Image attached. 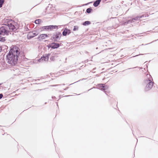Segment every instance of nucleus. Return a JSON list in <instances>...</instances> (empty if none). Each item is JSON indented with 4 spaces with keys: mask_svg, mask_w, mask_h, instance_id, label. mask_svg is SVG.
Returning a JSON list of instances; mask_svg holds the SVG:
<instances>
[{
    "mask_svg": "<svg viewBox=\"0 0 158 158\" xmlns=\"http://www.w3.org/2000/svg\"><path fill=\"white\" fill-rule=\"evenodd\" d=\"M70 32L71 31L69 29H68L67 28H64L63 32V35L64 36H66L67 33L69 34H70Z\"/></svg>",
    "mask_w": 158,
    "mask_h": 158,
    "instance_id": "nucleus-7",
    "label": "nucleus"
},
{
    "mask_svg": "<svg viewBox=\"0 0 158 158\" xmlns=\"http://www.w3.org/2000/svg\"><path fill=\"white\" fill-rule=\"evenodd\" d=\"M59 47V44L55 43H52L48 46V48H51L53 49H55L58 48Z\"/></svg>",
    "mask_w": 158,
    "mask_h": 158,
    "instance_id": "nucleus-5",
    "label": "nucleus"
},
{
    "mask_svg": "<svg viewBox=\"0 0 158 158\" xmlns=\"http://www.w3.org/2000/svg\"><path fill=\"white\" fill-rule=\"evenodd\" d=\"M7 25L9 27V31L10 30H13L15 28L14 25L12 23H10V22H8Z\"/></svg>",
    "mask_w": 158,
    "mask_h": 158,
    "instance_id": "nucleus-6",
    "label": "nucleus"
},
{
    "mask_svg": "<svg viewBox=\"0 0 158 158\" xmlns=\"http://www.w3.org/2000/svg\"><path fill=\"white\" fill-rule=\"evenodd\" d=\"M5 40V39L4 37L0 36V41L2 42L4 41Z\"/></svg>",
    "mask_w": 158,
    "mask_h": 158,
    "instance_id": "nucleus-17",
    "label": "nucleus"
},
{
    "mask_svg": "<svg viewBox=\"0 0 158 158\" xmlns=\"http://www.w3.org/2000/svg\"><path fill=\"white\" fill-rule=\"evenodd\" d=\"M43 27L44 28V29H46V30L49 29V27L48 26L44 27Z\"/></svg>",
    "mask_w": 158,
    "mask_h": 158,
    "instance_id": "nucleus-19",
    "label": "nucleus"
},
{
    "mask_svg": "<svg viewBox=\"0 0 158 158\" xmlns=\"http://www.w3.org/2000/svg\"><path fill=\"white\" fill-rule=\"evenodd\" d=\"M90 23L89 21H86L83 23L84 25H89Z\"/></svg>",
    "mask_w": 158,
    "mask_h": 158,
    "instance_id": "nucleus-13",
    "label": "nucleus"
},
{
    "mask_svg": "<svg viewBox=\"0 0 158 158\" xmlns=\"http://www.w3.org/2000/svg\"><path fill=\"white\" fill-rule=\"evenodd\" d=\"M61 35V34L60 33H58V34H57L56 35H55V38L56 39H57L59 37H60Z\"/></svg>",
    "mask_w": 158,
    "mask_h": 158,
    "instance_id": "nucleus-11",
    "label": "nucleus"
},
{
    "mask_svg": "<svg viewBox=\"0 0 158 158\" xmlns=\"http://www.w3.org/2000/svg\"><path fill=\"white\" fill-rule=\"evenodd\" d=\"M4 0H0V7L2 6V5L4 3Z\"/></svg>",
    "mask_w": 158,
    "mask_h": 158,
    "instance_id": "nucleus-14",
    "label": "nucleus"
},
{
    "mask_svg": "<svg viewBox=\"0 0 158 158\" xmlns=\"http://www.w3.org/2000/svg\"><path fill=\"white\" fill-rule=\"evenodd\" d=\"M9 28L6 24H3L0 28V34L2 35H7L9 32Z\"/></svg>",
    "mask_w": 158,
    "mask_h": 158,
    "instance_id": "nucleus-2",
    "label": "nucleus"
},
{
    "mask_svg": "<svg viewBox=\"0 0 158 158\" xmlns=\"http://www.w3.org/2000/svg\"><path fill=\"white\" fill-rule=\"evenodd\" d=\"M38 35V33L35 31H33L32 32H29L27 35V38L30 39Z\"/></svg>",
    "mask_w": 158,
    "mask_h": 158,
    "instance_id": "nucleus-4",
    "label": "nucleus"
},
{
    "mask_svg": "<svg viewBox=\"0 0 158 158\" xmlns=\"http://www.w3.org/2000/svg\"><path fill=\"white\" fill-rule=\"evenodd\" d=\"M49 27V28L50 29H54L55 28V27H56V26H54L53 25H51L48 26Z\"/></svg>",
    "mask_w": 158,
    "mask_h": 158,
    "instance_id": "nucleus-15",
    "label": "nucleus"
},
{
    "mask_svg": "<svg viewBox=\"0 0 158 158\" xmlns=\"http://www.w3.org/2000/svg\"><path fill=\"white\" fill-rule=\"evenodd\" d=\"M143 16H141L140 17V18H141L142 17H143Z\"/></svg>",
    "mask_w": 158,
    "mask_h": 158,
    "instance_id": "nucleus-23",
    "label": "nucleus"
},
{
    "mask_svg": "<svg viewBox=\"0 0 158 158\" xmlns=\"http://www.w3.org/2000/svg\"><path fill=\"white\" fill-rule=\"evenodd\" d=\"M2 50V48L0 47V52H1Z\"/></svg>",
    "mask_w": 158,
    "mask_h": 158,
    "instance_id": "nucleus-21",
    "label": "nucleus"
},
{
    "mask_svg": "<svg viewBox=\"0 0 158 158\" xmlns=\"http://www.w3.org/2000/svg\"><path fill=\"white\" fill-rule=\"evenodd\" d=\"M101 0H97L93 4L94 6H98L101 2Z\"/></svg>",
    "mask_w": 158,
    "mask_h": 158,
    "instance_id": "nucleus-10",
    "label": "nucleus"
},
{
    "mask_svg": "<svg viewBox=\"0 0 158 158\" xmlns=\"http://www.w3.org/2000/svg\"><path fill=\"white\" fill-rule=\"evenodd\" d=\"M18 47H13L10 49L7 56L8 62L12 65H15L17 62L20 53Z\"/></svg>",
    "mask_w": 158,
    "mask_h": 158,
    "instance_id": "nucleus-1",
    "label": "nucleus"
},
{
    "mask_svg": "<svg viewBox=\"0 0 158 158\" xmlns=\"http://www.w3.org/2000/svg\"><path fill=\"white\" fill-rule=\"evenodd\" d=\"M41 21L40 19H37L35 20V23L36 24H39L41 23Z\"/></svg>",
    "mask_w": 158,
    "mask_h": 158,
    "instance_id": "nucleus-12",
    "label": "nucleus"
},
{
    "mask_svg": "<svg viewBox=\"0 0 158 158\" xmlns=\"http://www.w3.org/2000/svg\"><path fill=\"white\" fill-rule=\"evenodd\" d=\"M92 9L90 8H88L86 10V12L88 13H90L91 12V11L92 10Z\"/></svg>",
    "mask_w": 158,
    "mask_h": 158,
    "instance_id": "nucleus-16",
    "label": "nucleus"
},
{
    "mask_svg": "<svg viewBox=\"0 0 158 158\" xmlns=\"http://www.w3.org/2000/svg\"><path fill=\"white\" fill-rule=\"evenodd\" d=\"M3 95L2 94H0V99L2 98Z\"/></svg>",
    "mask_w": 158,
    "mask_h": 158,
    "instance_id": "nucleus-20",
    "label": "nucleus"
},
{
    "mask_svg": "<svg viewBox=\"0 0 158 158\" xmlns=\"http://www.w3.org/2000/svg\"><path fill=\"white\" fill-rule=\"evenodd\" d=\"M78 29V27L77 26H74V27L73 30L74 31H75L77 30Z\"/></svg>",
    "mask_w": 158,
    "mask_h": 158,
    "instance_id": "nucleus-18",
    "label": "nucleus"
},
{
    "mask_svg": "<svg viewBox=\"0 0 158 158\" xmlns=\"http://www.w3.org/2000/svg\"><path fill=\"white\" fill-rule=\"evenodd\" d=\"M146 82L147 84L145 88V91H147L152 88L153 85V82L151 81L150 80H147Z\"/></svg>",
    "mask_w": 158,
    "mask_h": 158,
    "instance_id": "nucleus-3",
    "label": "nucleus"
},
{
    "mask_svg": "<svg viewBox=\"0 0 158 158\" xmlns=\"http://www.w3.org/2000/svg\"><path fill=\"white\" fill-rule=\"evenodd\" d=\"M102 87L103 88H104V86H102Z\"/></svg>",
    "mask_w": 158,
    "mask_h": 158,
    "instance_id": "nucleus-22",
    "label": "nucleus"
},
{
    "mask_svg": "<svg viewBox=\"0 0 158 158\" xmlns=\"http://www.w3.org/2000/svg\"><path fill=\"white\" fill-rule=\"evenodd\" d=\"M48 56H43L39 59V61L41 62L42 61L44 60V61H47L48 60Z\"/></svg>",
    "mask_w": 158,
    "mask_h": 158,
    "instance_id": "nucleus-8",
    "label": "nucleus"
},
{
    "mask_svg": "<svg viewBox=\"0 0 158 158\" xmlns=\"http://www.w3.org/2000/svg\"><path fill=\"white\" fill-rule=\"evenodd\" d=\"M48 36L47 34H42L39 36V38L40 40H43L44 39Z\"/></svg>",
    "mask_w": 158,
    "mask_h": 158,
    "instance_id": "nucleus-9",
    "label": "nucleus"
}]
</instances>
